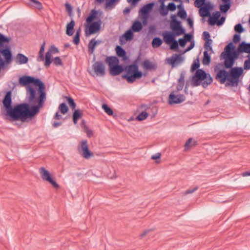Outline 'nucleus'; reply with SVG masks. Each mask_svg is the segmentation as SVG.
Returning a JSON list of instances; mask_svg holds the SVG:
<instances>
[{
    "instance_id": "423d86ee",
    "label": "nucleus",
    "mask_w": 250,
    "mask_h": 250,
    "mask_svg": "<svg viewBox=\"0 0 250 250\" xmlns=\"http://www.w3.org/2000/svg\"><path fill=\"white\" fill-rule=\"evenodd\" d=\"M39 172L43 180L49 182L55 188H59V185L52 178L49 172L44 167L40 168Z\"/></svg>"
},
{
    "instance_id": "0e129e2a",
    "label": "nucleus",
    "mask_w": 250,
    "mask_h": 250,
    "mask_svg": "<svg viewBox=\"0 0 250 250\" xmlns=\"http://www.w3.org/2000/svg\"><path fill=\"white\" fill-rule=\"evenodd\" d=\"M212 40H208L207 41H206V42L205 43V48L208 50V47L210 46V44L212 42Z\"/></svg>"
},
{
    "instance_id": "6e6d98bb",
    "label": "nucleus",
    "mask_w": 250,
    "mask_h": 250,
    "mask_svg": "<svg viewBox=\"0 0 250 250\" xmlns=\"http://www.w3.org/2000/svg\"><path fill=\"white\" fill-rule=\"evenodd\" d=\"M241 37L240 35L238 34H236L233 36V41L234 43H236L240 41Z\"/></svg>"
},
{
    "instance_id": "cd10ccee",
    "label": "nucleus",
    "mask_w": 250,
    "mask_h": 250,
    "mask_svg": "<svg viewBox=\"0 0 250 250\" xmlns=\"http://www.w3.org/2000/svg\"><path fill=\"white\" fill-rule=\"evenodd\" d=\"M98 14V12L97 10L95 9H93L91 10L90 14L87 17L86 19V21L87 23H90L94 22L93 21L97 19V15Z\"/></svg>"
},
{
    "instance_id": "20e7f679",
    "label": "nucleus",
    "mask_w": 250,
    "mask_h": 250,
    "mask_svg": "<svg viewBox=\"0 0 250 250\" xmlns=\"http://www.w3.org/2000/svg\"><path fill=\"white\" fill-rule=\"evenodd\" d=\"M213 80L209 74L203 69H198L192 77V85L193 86H197L201 84L204 88L207 87L208 85L212 83Z\"/></svg>"
},
{
    "instance_id": "1a4fd4ad",
    "label": "nucleus",
    "mask_w": 250,
    "mask_h": 250,
    "mask_svg": "<svg viewBox=\"0 0 250 250\" xmlns=\"http://www.w3.org/2000/svg\"><path fill=\"white\" fill-rule=\"evenodd\" d=\"M81 155L85 159H89L93 156V153L89 149L87 141L86 140H83L81 142Z\"/></svg>"
},
{
    "instance_id": "473e14b6",
    "label": "nucleus",
    "mask_w": 250,
    "mask_h": 250,
    "mask_svg": "<svg viewBox=\"0 0 250 250\" xmlns=\"http://www.w3.org/2000/svg\"><path fill=\"white\" fill-rule=\"evenodd\" d=\"M163 41L159 37H155L152 41V45L153 48H157L162 45Z\"/></svg>"
},
{
    "instance_id": "a878e982",
    "label": "nucleus",
    "mask_w": 250,
    "mask_h": 250,
    "mask_svg": "<svg viewBox=\"0 0 250 250\" xmlns=\"http://www.w3.org/2000/svg\"><path fill=\"white\" fill-rule=\"evenodd\" d=\"M142 28L143 25L142 23L139 21H136L133 23L131 30H132L133 32H138L142 29Z\"/></svg>"
},
{
    "instance_id": "f3484780",
    "label": "nucleus",
    "mask_w": 250,
    "mask_h": 250,
    "mask_svg": "<svg viewBox=\"0 0 250 250\" xmlns=\"http://www.w3.org/2000/svg\"><path fill=\"white\" fill-rule=\"evenodd\" d=\"M168 63L170 64L172 67H174L176 64L180 63L183 61V58L180 54H174L171 57L167 59Z\"/></svg>"
},
{
    "instance_id": "72a5a7b5",
    "label": "nucleus",
    "mask_w": 250,
    "mask_h": 250,
    "mask_svg": "<svg viewBox=\"0 0 250 250\" xmlns=\"http://www.w3.org/2000/svg\"><path fill=\"white\" fill-rule=\"evenodd\" d=\"M234 49H235V47L233 45V43L230 42L224 48L225 54H229V53H231Z\"/></svg>"
},
{
    "instance_id": "0eeeda50",
    "label": "nucleus",
    "mask_w": 250,
    "mask_h": 250,
    "mask_svg": "<svg viewBox=\"0 0 250 250\" xmlns=\"http://www.w3.org/2000/svg\"><path fill=\"white\" fill-rule=\"evenodd\" d=\"M85 30L86 36L91 35L98 32L101 28L102 21L101 20L90 23H87Z\"/></svg>"
},
{
    "instance_id": "4468645a",
    "label": "nucleus",
    "mask_w": 250,
    "mask_h": 250,
    "mask_svg": "<svg viewBox=\"0 0 250 250\" xmlns=\"http://www.w3.org/2000/svg\"><path fill=\"white\" fill-rule=\"evenodd\" d=\"M185 100V97L183 94L175 95L171 93L169 95L168 103L169 104H177L183 102Z\"/></svg>"
},
{
    "instance_id": "a211bd4d",
    "label": "nucleus",
    "mask_w": 250,
    "mask_h": 250,
    "mask_svg": "<svg viewBox=\"0 0 250 250\" xmlns=\"http://www.w3.org/2000/svg\"><path fill=\"white\" fill-rule=\"evenodd\" d=\"M0 53L4 57L6 63H9L11 61L12 58V53L8 47H6L5 49H1L0 50Z\"/></svg>"
},
{
    "instance_id": "6e6552de",
    "label": "nucleus",
    "mask_w": 250,
    "mask_h": 250,
    "mask_svg": "<svg viewBox=\"0 0 250 250\" xmlns=\"http://www.w3.org/2000/svg\"><path fill=\"white\" fill-rule=\"evenodd\" d=\"M221 13L220 11L213 12L212 16L209 17L208 22L210 25H214L217 24L218 26L222 25L225 21V17H221Z\"/></svg>"
},
{
    "instance_id": "5701e85b",
    "label": "nucleus",
    "mask_w": 250,
    "mask_h": 250,
    "mask_svg": "<svg viewBox=\"0 0 250 250\" xmlns=\"http://www.w3.org/2000/svg\"><path fill=\"white\" fill-rule=\"evenodd\" d=\"M75 21L72 20L70 22L67 24L66 26V34L69 36L73 35L74 33Z\"/></svg>"
},
{
    "instance_id": "37998d69",
    "label": "nucleus",
    "mask_w": 250,
    "mask_h": 250,
    "mask_svg": "<svg viewBox=\"0 0 250 250\" xmlns=\"http://www.w3.org/2000/svg\"><path fill=\"white\" fill-rule=\"evenodd\" d=\"M67 103L69 106L73 109H75L76 106L74 100L70 97H66Z\"/></svg>"
},
{
    "instance_id": "4c0bfd02",
    "label": "nucleus",
    "mask_w": 250,
    "mask_h": 250,
    "mask_svg": "<svg viewBox=\"0 0 250 250\" xmlns=\"http://www.w3.org/2000/svg\"><path fill=\"white\" fill-rule=\"evenodd\" d=\"M59 110L62 114H66L68 111V108L64 103H62L59 105Z\"/></svg>"
},
{
    "instance_id": "9d476101",
    "label": "nucleus",
    "mask_w": 250,
    "mask_h": 250,
    "mask_svg": "<svg viewBox=\"0 0 250 250\" xmlns=\"http://www.w3.org/2000/svg\"><path fill=\"white\" fill-rule=\"evenodd\" d=\"M215 79L222 84L224 83L227 80L229 82V72L225 69L219 70L217 72Z\"/></svg>"
},
{
    "instance_id": "ea45409f",
    "label": "nucleus",
    "mask_w": 250,
    "mask_h": 250,
    "mask_svg": "<svg viewBox=\"0 0 250 250\" xmlns=\"http://www.w3.org/2000/svg\"><path fill=\"white\" fill-rule=\"evenodd\" d=\"M102 108L104 110V112L108 115H112L113 114V110L107 104H103L102 105Z\"/></svg>"
},
{
    "instance_id": "a19ab883",
    "label": "nucleus",
    "mask_w": 250,
    "mask_h": 250,
    "mask_svg": "<svg viewBox=\"0 0 250 250\" xmlns=\"http://www.w3.org/2000/svg\"><path fill=\"white\" fill-rule=\"evenodd\" d=\"M234 31L239 34H241L244 32V29L241 23H238L235 25Z\"/></svg>"
},
{
    "instance_id": "b1692460",
    "label": "nucleus",
    "mask_w": 250,
    "mask_h": 250,
    "mask_svg": "<svg viewBox=\"0 0 250 250\" xmlns=\"http://www.w3.org/2000/svg\"><path fill=\"white\" fill-rule=\"evenodd\" d=\"M143 66L146 69L149 70H155L157 68V64L152 63L148 60L144 61Z\"/></svg>"
},
{
    "instance_id": "7c9ffc66",
    "label": "nucleus",
    "mask_w": 250,
    "mask_h": 250,
    "mask_svg": "<svg viewBox=\"0 0 250 250\" xmlns=\"http://www.w3.org/2000/svg\"><path fill=\"white\" fill-rule=\"evenodd\" d=\"M211 61V58L208 51H205L203 53L202 63L205 65H208Z\"/></svg>"
},
{
    "instance_id": "774afa93",
    "label": "nucleus",
    "mask_w": 250,
    "mask_h": 250,
    "mask_svg": "<svg viewBox=\"0 0 250 250\" xmlns=\"http://www.w3.org/2000/svg\"><path fill=\"white\" fill-rule=\"evenodd\" d=\"M161 154L160 153H156L155 155H153L151 156V159L152 160H157L160 158Z\"/></svg>"
},
{
    "instance_id": "bf43d9fd",
    "label": "nucleus",
    "mask_w": 250,
    "mask_h": 250,
    "mask_svg": "<svg viewBox=\"0 0 250 250\" xmlns=\"http://www.w3.org/2000/svg\"><path fill=\"white\" fill-rule=\"evenodd\" d=\"M80 37L78 34H75L74 39H73V42L76 44L78 45L80 43Z\"/></svg>"
},
{
    "instance_id": "e2e57ef3",
    "label": "nucleus",
    "mask_w": 250,
    "mask_h": 250,
    "mask_svg": "<svg viewBox=\"0 0 250 250\" xmlns=\"http://www.w3.org/2000/svg\"><path fill=\"white\" fill-rule=\"evenodd\" d=\"M203 35L204 37V39L205 41H207L208 40H210L209 38L210 37L209 33L207 31H205L203 33Z\"/></svg>"
},
{
    "instance_id": "680f3d73",
    "label": "nucleus",
    "mask_w": 250,
    "mask_h": 250,
    "mask_svg": "<svg viewBox=\"0 0 250 250\" xmlns=\"http://www.w3.org/2000/svg\"><path fill=\"white\" fill-rule=\"evenodd\" d=\"M190 42H191L190 44L186 49L185 52L191 50L194 47V45H195L194 42L193 41H191Z\"/></svg>"
},
{
    "instance_id": "e433bc0d",
    "label": "nucleus",
    "mask_w": 250,
    "mask_h": 250,
    "mask_svg": "<svg viewBox=\"0 0 250 250\" xmlns=\"http://www.w3.org/2000/svg\"><path fill=\"white\" fill-rule=\"evenodd\" d=\"M200 67V62L199 60L197 59L196 60H194L193 63L191 65L190 71L192 72H194L195 71H196L197 70L199 69V67Z\"/></svg>"
},
{
    "instance_id": "a18cd8bd",
    "label": "nucleus",
    "mask_w": 250,
    "mask_h": 250,
    "mask_svg": "<svg viewBox=\"0 0 250 250\" xmlns=\"http://www.w3.org/2000/svg\"><path fill=\"white\" fill-rule=\"evenodd\" d=\"M248 59L244 62V69L245 70L250 69V55H247Z\"/></svg>"
},
{
    "instance_id": "39448f33",
    "label": "nucleus",
    "mask_w": 250,
    "mask_h": 250,
    "mask_svg": "<svg viewBox=\"0 0 250 250\" xmlns=\"http://www.w3.org/2000/svg\"><path fill=\"white\" fill-rule=\"evenodd\" d=\"M243 73V68L241 67H234L230 69L229 71V83H227L226 85L232 86H237L239 81L240 77Z\"/></svg>"
},
{
    "instance_id": "9b49d317",
    "label": "nucleus",
    "mask_w": 250,
    "mask_h": 250,
    "mask_svg": "<svg viewBox=\"0 0 250 250\" xmlns=\"http://www.w3.org/2000/svg\"><path fill=\"white\" fill-rule=\"evenodd\" d=\"M92 68L94 72L98 76H104L105 75V66L103 62L97 61L92 65Z\"/></svg>"
},
{
    "instance_id": "4d7b16f0",
    "label": "nucleus",
    "mask_w": 250,
    "mask_h": 250,
    "mask_svg": "<svg viewBox=\"0 0 250 250\" xmlns=\"http://www.w3.org/2000/svg\"><path fill=\"white\" fill-rule=\"evenodd\" d=\"M179 45L181 47H184L187 43V41L184 38H180L178 41Z\"/></svg>"
},
{
    "instance_id": "864d4df0",
    "label": "nucleus",
    "mask_w": 250,
    "mask_h": 250,
    "mask_svg": "<svg viewBox=\"0 0 250 250\" xmlns=\"http://www.w3.org/2000/svg\"><path fill=\"white\" fill-rule=\"evenodd\" d=\"M65 6L66 11L68 12L69 16L71 17L72 16V7L71 5L69 3H65Z\"/></svg>"
},
{
    "instance_id": "f03ea898",
    "label": "nucleus",
    "mask_w": 250,
    "mask_h": 250,
    "mask_svg": "<svg viewBox=\"0 0 250 250\" xmlns=\"http://www.w3.org/2000/svg\"><path fill=\"white\" fill-rule=\"evenodd\" d=\"M104 62L108 65L110 74L112 76L118 75L125 71L126 74L123 75L122 78L126 80L129 83H134L136 80L140 79L143 75L136 63L123 66L119 64V59L115 56L107 57Z\"/></svg>"
},
{
    "instance_id": "4be33fe9",
    "label": "nucleus",
    "mask_w": 250,
    "mask_h": 250,
    "mask_svg": "<svg viewBox=\"0 0 250 250\" xmlns=\"http://www.w3.org/2000/svg\"><path fill=\"white\" fill-rule=\"evenodd\" d=\"M239 49L240 52L247 53L250 55V43H247L245 41L242 42L239 45Z\"/></svg>"
},
{
    "instance_id": "58836bf2",
    "label": "nucleus",
    "mask_w": 250,
    "mask_h": 250,
    "mask_svg": "<svg viewBox=\"0 0 250 250\" xmlns=\"http://www.w3.org/2000/svg\"><path fill=\"white\" fill-rule=\"evenodd\" d=\"M148 116V114L146 112L142 111L136 117V120L139 121H142L146 119Z\"/></svg>"
},
{
    "instance_id": "2eb2a0df",
    "label": "nucleus",
    "mask_w": 250,
    "mask_h": 250,
    "mask_svg": "<svg viewBox=\"0 0 250 250\" xmlns=\"http://www.w3.org/2000/svg\"><path fill=\"white\" fill-rule=\"evenodd\" d=\"M220 57L225 59L224 62V67L226 69H231L233 66L235 61L232 58H231L229 55L225 54L224 52H223Z\"/></svg>"
},
{
    "instance_id": "69168bd1",
    "label": "nucleus",
    "mask_w": 250,
    "mask_h": 250,
    "mask_svg": "<svg viewBox=\"0 0 250 250\" xmlns=\"http://www.w3.org/2000/svg\"><path fill=\"white\" fill-rule=\"evenodd\" d=\"M179 3H180L177 6L178 11L184 10L185 9H184V5L183 4L182 0H181V1H179Z\"/></svg>"
},
{
    "instance_id": "412c9836",
    "label": "nucleus",
    "mask_w": 250,
    "mask_h": 250,
    "mask_svg": "<svg viewBox=\"0 0 250 250\" xmlns=\"http://www.w3.org/2000/svg\"><path fill=\"white\" fill-rule=\"evenodd\" d=\"M224 4L220 5V10L222 13H226L231 7V0H222Z\"/></svg>"
},
{
    "instance_id": "f257e3e1",
    "label": "nucleus",
    "mask_w": 250,
    "mask_h": 250,
    "mask_svg": "<svg viewBox=\"0 0 250 250\" xmlns=\"http://www.w3.org/2000/svg\"><path fill=\"white\" fill-rule=\"evenodd\" d=\"M21 86L27 87V100L28 103H24L12 106V92L7 91L2 101L6 111V115L10 121H21L24 122L31 119L40 111L46 100L45 86L38 78L29 76H23L19 80Z\"/></svg>"
},
{
    "instance_id": "c756f323",
    "label": "nucleus",
    "mask_w": 250,
    "mask_h": 250,
    "mask_svg": "<svg viewBox=\"0 0 250 250\" xmlns=\"http://www.w3.org/2000/svg\"><path fill=\"white\" fill-rule=\"evenodd\" d=\"M99 43H100V42L96 41L95 39H92L90 41L88 44V48L91 53L94 52L96 46Z\"/></svg>"
},
{
    "instance_id": "393cba45",
    "label": "nucleus",
    "mask_w": 250,
    "mask_h": 250,
    "mask_svg": "<svg viewBox=\"0 0 250 250\" xmlns=\"http://www.w3.org/2000/svg\"><path fill=\"white\" fill-rule=\"evenodd\" d=\"M28 5L31 7L35 8L39 10L42 9V3L37 0H29Z\"/></svg>"
},
{
    "instance_id": "dca6fc26",
    "label": "nucleus",
    "mask_w": 250,
    "mask_h": 250,
    "mask_svg": "<svg viewBox=\"0 0 250 250\" xmlns=\"http://www.w3.org/2000/svg\"><path fill=\"white\" fill-rule=\"evenodd\" d=\"M213 6L209 2H208L199 10L200 16L203 18L210 17V11L212 9Z\"/></svg>"
},
{
    "instance_id": "49530a36",
    "label": "nucleus",
    "mask_w": 250,
    "mask_h": 250,
    "mask_svg": "<svg viewBox=\"0 0 250 250\" xmlns=\"http://www.w3.org/2000/svg\"><path fill=\"white\" fill-rule=\"evenodd\" d=\"M53 64L56 66L62 65V60L59 57H55L52 61H51Z\"/></svg>"
},
{
    "instance_id": "6ab92c4d",
    "label": "nucleus",
    "mask_w": 250,
    "mask_h": 250,
    "mask_svg": "<svg viewBox=\"0 0 250 250\" xmlns=\"http://www.w3.org/2000/svg\"><path fill=\"white\" fill-rule=\"evenodd\" d=\"M133 37V32L131 29L126 31L123 35L120 38V44L123 45L125 42H123V39H124L125 41H130L132 40Z\"/></svg>"
},
{
    "instance_id": "c03bdc74",
    "label": "nucleus",
    "mask_w": 250,
    "mask_h": 250,
    "mask_svg": "<svg viewBox=\"0 0 250 250\" xmlns=\"http://www.w3.org/2000/svg\"><path fill=\"white\" fill-rule=\"evenodd\" d=\"M206 0H195V6L198 8H201L206 4Z\"/></svg>"
},
{
    "instance_id": "bb28decb",
    "label": "nucleus",
    "mask_w": 250,
    "mask_h": 250,
    "mask_svg": "<svg viewBox=\"0 0 250 250\" xmlns=\"http://www.w3.org/2000/svg\"><path fill=\"white\" fill-rule=\"evenodd\" d=\"M45 45V41L43 42V43L42 44L39 54L37 58V60L38 62H42L44 60L45 61V57H44V47Z\"/></svg>"
},
{
    "instance_id": "09e8293b",
    "label": "nucleus",
    "mask_w": 250,
    "mask_h": 250,
    "mask_svg": "<svg viewBox=\"0 0 250 250\" xmlns=\"http://www.w3.org/2000/svg\"><path fill=\"white\" fill-rule=\"evenodd\" d=\"M168 9L167 6H165V5L161 6L160 7V14L162 16H166L167 14Z\"/></svg>"
},
{
    "instance_id": "f704fd0d",
    "label": "nucleus",
    "mask_w": 250,
    "mask_h": 250,
    "mask_svg": "<svg viewBox=\"0 0 250 250\" xmlns=\"http://www.w3.org/2000/svg\"><path fill=\"white\" fill-rule=\"evenodd\" d=\"M243 52H240V50L239 49L238 46L237 50H235V49H234V50L232 52H231V53H229V54L228 55L234 61H235L238 58L239 54Z\"/></svg>"
},
{
    "instance_id": "5fc2aeb1",
    "label": "nucleus",
    "mask_w": 250,
    "mask_h": 250,
    "mask_svg": "<svg viewBox=\"0 0 250 250\" xmlns=\"http://www.w3.org/2000/svg\"><path fill=\"white\" fill-rule=\"evenodd\" d=\"M184 34V39L187 41V42H190L191 41L192 39V35L189 33H185Z\"/></svg>"
},
{
    "instance_id": "338daca9",
    "label": "nucleus",
    "mask_w": 250,
    "mask_h": 250,
    "mask_svg": "<svg viewBox=\"0 0 250 250\" xmlns=\"http://www.w3.org/2000/svg\"><path fill=\"white\" fill-rule=\"evenodd\" d=\"M187 21L188 24L190 26V27H191V28L193 27V21L192 20L191 18H188L187 19Z\"/></svg>"
},
{
    "instance_id": "de8ad7c7",
    "label": "nucleus",
    "mask_w": 250,
    "mask_h": 250,
    "mask_svg": "<svg viewBox=\"0 0 250 250\" xmlns=\"http://www.w3.org/2000/svg\"><path fill=\"white\" fill-rule=\"evenodd\" d=\"M170 49L171 50H177L179 48V44L178 41L175 40V39L172 41V42H170Z\"/></svg>"
},
{
    "instance_id": "2f4dec72",
    "label": "nucleus",
    "mask_w": 250,
    "mask_h": 250,
    "mask_svg": "<svg viewBox=\"0 0 250 250\" xmlns=\"http://www.w3.org/2000/svg\"><path fill=\"white\" fill-rule=\"evenodd\" d=\"M17 59L18 60L19 64L26 63L28 61V58L23 54L19 53L17 56Z\"/></svg>"
},
{
    "instance_id": "c9c22d12",
    "label": "nucleus",
    "mask_w": 250,
    "mask_h": 250,
    "mask_svg": "<svg viewBox=\"0 0 250 250\" xmlns=\"http://www.w3.org/2000/svg\"><path fill=\"white\" fill-rule=\"evenodd\" d=\"M10 41V38L7 37L0 33V47H3L4 43H8Z\"/></svg>"
},
{
    "instance_id": "8fccbe9b",
    "label": "nucleus",
    "mask_w": 250,
    "mask_h": 250,
    "mask_svg": "<svg viewBox=\"0 0 250 250\" xmlns=\"http://www.w3.org/2000/svg\"><path fill=\"white\" fill-rule=\"evenodd\" d=\"M185 73L184 72H181L180 75V77L178 80V84L184 85L185 83Z\"/></svg>"
},
{
    "instance_id": "3c124183",
    "label": "nucleus",
    "mask_w": 250,
    "mask_h": 250,
    "mask_svg": "<svg viewBox=\"0 0 250 250\" xmlns=\"http://www.w3.org/2000/svg\"><path fill=\"white\" fill-rule=\"evenodd\" d=\"M167 7L169 11H174L176 10L177 6L174 2H171L168 4Z\"/></svg>"
},
{
    "instance_id": "603ef678",
    "label": "nucleus",
    "mask_w": 250,
    "mask_h": 250,
    "mask_svg": "<svg viewBox=\"0 0 250 250\" xmlns=\"http://www.w3.org/2000/svg\"><path fill=\"white\" fill-rule=\"evenodd\" d=\"M192 141V138H189L188 141L186 142L185 145V150L187 151L188 150L190 146H191V144Z\"/></svg>"
},
{
    "instance_id": "ddd939ff",
    "label": "nucleus",
    "mask_w": 250,
    "mask_h": 250,
    "mask_svg": "<svg viewBox=\"0 0 250 250\" xmlns=\"http://www.w3.org/2000/svg\"><path fill=\"white\" fill-rule=\"evenodd\" d=\"M153 5V3H149L148 4L145 5L140 10L139 12L144 19V20L143 21V23L144 24H145L146 23V19L149 12L152 9Z\"/></svg>"
},
{
    "instance_id": "052dcab7",
    "label": "nucleus",
    "mask_w": 250,
    "mask_h": 250,
    "mask_svg": "<svg viewBox=\"0 0 250 250\" xmlns=\"http://www.w3.org/2000/svg\"><path fill=\"white\" fill-rule=\"evenodd\" d=\"M198 189V187H196L192 189H188L185 191V194H188L193 193Z\"/></svg>"
},
{
    "instance_id": "c85d7f7f",
    "label": "nucleus",
    "mask_w": 250,
    "mask_h": 250,
    "mask_svg": "<svg viewBox=\"0 0 250 250\" xmlns=\"http://www.w3.org/2000/svg\"><path fill=\"white\" fill-rule=\"evenodd\" d=\"M82 111L79 109L75 110L73 113V121L74 124H77L78 120L82 117Z\"/></svg>"
},
{
    "instance_id": "f8f14e48",
    "label": "nucleus",
    "mask_w": 250,
    "mask_h": 250,
    "mask_svg": "<svg viewBox=\"0 0 250 250\" xmlns=\"http://www.w3.org/2000/svg\"><path fill=\"white\" fill-rule=\"evenodd\" d=\"M59 52V50L57 48H56L55 46L52 45L49 50L46 53L45 55V62H44V66L46 67H48L50 66V64L52 62L51 61V57L52 53H58Z\"/></svg>"
},
{
    "instance_id": "7ed1b4c3",
    "label": "nucleus",
    "mask_w": 250,
    "mask_h": 250,
    "mask_svg": "<svg viewBox=\"0 0 250 250\" xmlns=\"http://www.w3.org/2000/svg\"><path fill=\"white\" fill-rule=\"evenodd\" d=\"M170 28L172 31H165L163 33V40L167 44H170L175 40L176 36L185 34V30L182 27L181 22L176 19V15H171Z\"/></svg>"
},
{
    "instance_id": "79ce46f5",
    "label": "nucleus",
    "mask_w": 250,
    "mask_h": 250,
    "mask_svg": "<svg viewBox=\"0 0 250 250\" xmlns=\"http://www.w3.org/2000/svg\"><path fill=\"white\" fill-rule=\"evenodd\" d=\"M176 16V17H179L182 19H186L187 17V12L185 9L181 11H178L177 15Z\"/></svg>"
},
{
    "instance_id": "13d9d810",
    "label": "nucleus",
    "mask_w": 250,
    "mask_h": 250,
    "mask_svg": "<svg viewBox=\"0 0 250 250\" xmlns=\"http://www.w3.org/2000/svg\"><path fill=\"white\" fill-rule=\"evenodd\" d=\"M153 230H154V229H148L145 230L142 234H141L140 235V238L141 239L143 238L149 232L152 231Z\"/></svg>"
},
{
    "instance_id": "aec40b11",
    "label": "nucleus",
    "mask_w": 250,
    "mask_h": 250,
    "mask_svg": "<svg viewBox=\"0 0 250 250\" xmlns=\"http://www.w3.org/2000/svg\"><path fill=\"white\" fill-rule=\"evenodd\" d=\"M115 49L116 54L118 57L122 58V60L124 61H126L127 60L128 57L126 56V53L122 46L117 45Z\"/></svg>"
}]
</instances>
